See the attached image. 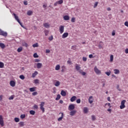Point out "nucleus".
I'll use <instances>...</instances> for the list:
<instances>
[{
	"label": "nucleus",
	"instance_id": "nucleus-1",
	"mask_svg": "<svg viewBox=\"0 0 128 128\" xmlns=\"http://www.w3.org/2000/svg\"><path fill=\"white\" fill-rule=\"evenodd\" d=\"M13 14L14 16L15 20H17L18 22V24H20V26H22V28H24V26H22V24L20 22V19H18V16H16V14L14 13Z\"/></svg>",
	"mask_w": 128,
	"mask_h": 128
},
{
	"label": "nucleus",
	"instance_id": "nucleus-2",
	"mask_svg": "<svg viewBox=\"0 0 128 128\" xmlns=\"http://www.w3.org/2000/svg\"><path fill=\"white\" fill-rule=\"evenodd\" d=\"M13 14L14 16L15 20H17L18 22V24H20V26H22V28H24V26H22V24L20 22V19H18V16H16V14L14 13Z\"/></svg>",
	"mask_w": 128,
	"mask_h": 128
},
{
	"label": "nucleus",
	"instance_id": "nucleus-3",
	"mask_svg": "<svg viewBox=\"0 0 128 128\" xmlns=\"http://www.w3.org/2000/svg\"><path fill=\"white\" fill-rule=\"evenodd\" d=\"M126 100H122L121 102V104L120 106V110H124V108H126V105L124 104H126Z\"/></svg>",
	"mask_w": 128,
	"mask_h": 128
},
{
	"label": "nucleus",
	"instance_id": "nucleus-4",
	"mask_svg": "<svg viewBox=\"0 0 128 128\" xmlns=\"http://www.w3.org/2000/svg\"><path fill=\"white\" fill-rule=\"evenodd\" d=\"M40 108L41 110H42V112H44V102H40Z\"/></svg>",
	"mask_w": 128,
	"mask_h": 128
},
{
	"label": "nucleus",
	"instance_id": "nucleus-5",
	"mask_svg": "<svg viewBox=\"0 0 128 128\" xmlns=\"http://www.w3.org/2000/svg\"><path fill=\"white\" fill-rule=\"evenodd\" d=\"M94 70L96 74H102V71L98 70V67H96V66L94 67Z\"/></svg>",
	"mask_w": 128,
	"mask_h": 128
},
{
	"label": "nucleus",
	"instance_id": "nucleus-6",
	"mask_svg": "<svg viewBox=\"0 0 128 128\" xmlns=\"http://www.w3.org/2000/svg\"><path fill=\"white\" fill-rule=\"evenodd\" d=\"M0 36H8V32L0 29Z\"/></svg>",
	"mask_w": 128,
	"mask_h": 128
},
{
	"label": "nucleus",
	"instance_id": "nucleus-7",
	"mask_svg": "<svg viewBox=\"0 0 128 128\" xmlns=\"http://www.w3.org/2000/svg\"><path fill=\"white\" fill-rule=\"evenodd\" d=\"M0 125L1 126H4V118H2V116H0Z\"/></svg>",
	"mask_w": 128,
	"mask_h": 128
},
{
	"label": "nucleus",
	"instance_id": "nucleus-8",
	"mask_svg": "<svg viewBox=\"0 0 128 128\" xmlns=\"http://www.w3.org/2000/svg\"><path fill=\"white\" fill-rule=\"evenodd\" d=\"M59 30L60 32V34H62L64 32V26H60L59 28Z\"/></svg>",
	"mask_w": 128,
	"mask_h": 128
},
{
	"label": "nucleus",
	"instance_id": "nucleus-9",
	"mask_svg": "<svg viewBox=\"0 0 128 128\" xmlns=\"http://www.w3.org/2000/svg\"><path fill=\"white\" fill-rule=\"evenodd\" d=\"M76 70L80 72V70H80V65L76 64L75 65Z\"/></svg>",
	"mask_w": 128,
	"mask_h": 128
},
{
	"label": "nucleus",
	"instance_id": "nucleus-10",
	"mask_svg": "<svg viewBox=\"0 0 128 128\" xmlns=\"http://www.w3.org/2000/svg\"><path fill=\"white\" fill-rule=\"evenodd\" d=\"M74 104H71L68 106V110H74Z\"/></svg>",
	"mask_w": 128,
	"mask_h": 128
},
{
	"label": "nucleus",
	"instance_id": "nucleus-11",
	"mask_svg": "<svg viewBox=\"0 0 128 128\" xmlns=\"http://www.w3.org/2000/svg\"><path fill=\"white\" fill-rule=\"evenodd\" d=\"M10 84V86H12V88L16 86V82L14 80H11Z\"/></svg>",
	"mask_w": 128,
	"mask_h": 128
},
{
	"label": "nucleus",
	"instance_id": "nucleus-12",
	"mask_svg": "<svg viewBox=\"0 0 128 128\" xmlns=\"http://www.w3.org/2000/svg\"><path fill=\"white\" fill-rule=\"evenodd\" d=\"M62 114V115H61V116L58 118V122H60V120H62V118H64V113H62V112H60V113L59 114Z\"/></svg>",
	"mask_w": 128,
	"mask_h": 128
},
{
	"label": "nucleus",
	"instance_id": "nucleus-13",
	"mask_svg": "<svg viewBox=\"0 0 128 128\" xmlns=\"http://www.w3.org/2000/svg\"><path fill=\"white\" fill-rule=\"evenodd\" d=\"M35 64L37 68H41L42 66V63H37Z\"/></svg>",
	"mask_w": 128,
	"mask_h": 128
},
{
	"label": "nucleus",
	"instance_id": "nucleus-14",
	"mask_svg": "<svg viewBox=\"0 0 128 128\" xmlns=\"http://www.w3.org/2000/svg\"><path fill=\"white\" fill-rule=\"evenodd\" d=\"M68 32H64L62 35V38H68Z\"/></svg>",
	"mask_w": 128,
	"mask_h": 128
},
{
	"label": "nucleus",
	"instance_id": "nucleus-15",
	"mask_svg": "<svg viewBox=\"0 0 128 128\" xmlns=\"http://www.w3.org/2000/svg\"><path fill=\"white\" fill-rule=\"evenodd\" d=\"M88 102L90 104H92V102H94V98H92V96H90L89 97Z\"/></svg>",
	"mask_w": 128,
	"mask_h": 128
},
{
	"label": "nucleus",
	"instance_id": "nucleus-16",
	"mask_svg": "<svg viewBox=\"0 0 128 128\" xmlns=\"http://www.w3.org/2000/svg\"><path fill=\"white\" fill-rule=\"evenodd\" d=\"M83 112L84 114H88V108L84 107L83 109Z\"/></svg>",
	"mask_w": 128,
	"mask_h": 128
},
{
	"label": "nucleus",
	"instance_id": "nucleus-17",
	"mask_svg": "<svg viewBox=\"0 0 128 128\" xmlns=\"http://www.w3.org/2000/svg\"><path fill=\"white\" fill-rule=\"evenodd\" d=\"M38 71H35L32 74V77L36 78V76H38Z\"/></svg>",
	"mask_w": 128,
	"mask_h": 128
},
{
	"label": "nucleus",
	"instance_id": "nucleus-18",
	"mask_svg": "<svg viewBox=\"0 0 128 128\" xmlns=\"http://www.w3.org/2000/svg\"><path fill=\"white\" fill-rule=\"evenodd\" d=\"M76 100V96H73L70 98V102H74Z\"/></svg>",
	"mask_w": 128,
	"mask_h": 128
},
{
	"label": "nucleus",
	"instance_id": "nucleus-19",
	"mask_svg": "<svg viewBox=\"0 0 128 128\" xmlns=\"http://www.w3.org/2000/svg\"><path fill=\"white\" fill-rule=\"evenodd\" d=\"M60 94L62 96H66V92L64 90H62L61 91Z\"/></svg>",
	"mask_w": 128,
	"mask_h": 128
},
{
	"label": "nucleus",
	"instance_id": "nucleus-20",
	"mask_svg": "<svg viewBox=\"0 0 128 128\" xmlns=\"http://www.w3.org/2000/svg\"><path fill=\"white\" fill-rule=\"evenodd\" d=\"M64 20H70V16H64L63 17Z\"/></svg>",
	"mask_w": 128,
	"mask_h": 128
},
{
	"label": "nucleus",
	"instance_id": "nucleus-21",
	"mask_svg": "<svg viewBox=\"0 0 128 128\" xmlns=\"http://www.w3.org/2000/svg\"><path fill=\"white\" fill-rule=\"evenodd\" d=\"M30 90L32 92H36V87H33V88H30Z\"/></svg>",
	"mask_w": 128,
	"mask_h": 128
},
{
	"label": "nucleus",
	"instance_id": "nucleus-22",
	"mask_svg": "<svg viewBox=\"0 0 128 128\" xmlns=\"http://www.w3.org/2000/svg\"><path fill=\"white\" fill-rule=\"evenodd\" d=\"M76 114V110H72V111H71L70 112V116H74V114Z\"/></svg>",
	"mask_w": 128,
	"mask_h": 128
},
{
	"label": "nucleus",
	"instance_id": "nucleus-23",
	"mask_svg": "<svg viewBox=\"0 0 128 128\" xmlns=\"http://www.w3.org/2000/svg\"><path fill=\"white\" fill-rule=\"evenodd\" d=\"M43 26L44 28H50V24H48V23H45L43 24Z\"/></svg>",
	"mask_w": 128,
	"mask_h": 128
},
{
	"label": "nucleus",
	"instance_id": "nucleus-24",
	"mask_svg": "<svg viewBox=\"0 0 128 128\" xmlns=\"http://www.w3.org/2000/svg\"><path fill=\"white\" fill-rule=\"evenodd\" d=\"M79 72L81 74L82 76H86V73L84 72H82V70H80Z\"/></svg>",
	"mask_w": 128,
	"mask_h": 128
},
{
	"label": "nucleus",
	"instance_id": "nucleus-25",
	"mask_svg": "<svg viewBox=\"0 0 128 128\" xmlns=\"http://www.w3.org/2000/svg\"><path fill=\"white\" fill-rule=\"evenodd\" d=\"M34 84H40V80H38V79H36L34 80Z\"/></svg>",
	"mask_w": 128,
	"mask_h": 128
},
{
	"label": "nucleus",
	"instance_id": "nucleus-26",
	"mask_svg": "<svg viewBox=\"0 0 128 128\" xmlns=\"http://www.w3.org/2000/svg\"><path fill=\"white\" fill-rule=\"evenodd\" d=\"M114 73L115 74H120V70L118 69H114Z\"/></svg>",
	"mask_w": 128,
	"mask_h": 128
},
{
	"label": "nucleus",
	"instance_id": "nucleus-27",
	"mask_svg": "<svg viewBox=\"0 0 128 128\" xmlns=\"http://www.w3.org/2000/svg\"><path fill=\"white\" fill-rule=\"evenodd\" d=\"M60 81H56V82L54 84L55 86H60Z\"/></svg>",
	"mask_w": 128,
	"mask_h": 128
},
{
	"label": "nucleus",
	"instance_id": "nucleus-28",
	"mask_svg": "<svg viewBox=\"0 0 128 128\" xmlns=\"http://www.w3.org/2000/svg\"><path fill=\"white\" fill-rule=\"evenodd\" d=\"M0 47L1 48H6V45L4 43H0Z\"/></svg>",
	"mask_w": 128,
	"mask_h": 128
},
{
	"label": "nucleus",
	"instance_id": "nucleus-29",
	"mask_svg": "<svg viewBox=\"0 0 128 128\" xmlns=\"http://www.w3.org/2000/svg\"><path fill=\"white\" fill-rule=\"evenodd\" d=\"M60 68V64H58L56 66L55 70H58Z\"/></svg>",
	"mask_w": 128,
	"mask_h": 128
},
{
	"label": "nucleus",
	"instance_id": "nucleus-30",
	"mask_svg": "<svg viewBox=\"0 0 128 128\" xmlns=\"http://www.w3.org/2000/svg\"><path fill=\"white\" fill-rule=\"evenodd\" d=\"M27 14L28 16H32V12L30 10L28 11Z\"/></svg>",
	"mask_w": 128,
	"mask_h": 128
},
{
	"label": "nucleus",
	"instance_id": "nucleus-31",
	"mask_svg": "<svg viewBox=\"0 0 128 128\" xmlns=\"http://www.w3.org/2000/svg\"><path fill=\"white\" fill-rule=\"evenodd\" d=\"M22 51V47H20L17 50V52H20Z\"/></svg>",
	"mask_w": 128,
	"mask_h": 128
},
{
	"label": "nucleus",
	"instance_id": "nucleus-32",
	"mask_svg": "<svg viewBox=\"0 0 128 128\" xmlns=\"http://www.w3.org/2000/svg\"><path fill=\"white\" fill-rule=\"evenodd\" d=\"M30 114H32V116H34L35 114H36V112L31 110L30 111Z\"/></svg>",
	"mask_w": 128,
	"mask_h": 128
},
{
	"label": "nucleus",
	"instance_id": "nucleus-33",
	"mask_svg": "<svg viewBox=\"0 0 128 128\" xmlns=\"http://www.w3.org/2000/svg\"><path fill=\"white\" fill-rule=\"evenodd\" d=\"M19 126H24V122H20Z\"/></svg>",
	"mask_w": 128,
	"mask_h": 128
},
{
	"label": "nucleus",
	"instance_id": "nucleus-34",
	"mask_svg": "<svg viewBox=\"0 0 128 128\" xmlns=\"http://www.w3.org/2000/svg\"><path fill=\"white\" fill-rule=\"evenodd\" d=\"M110 62H114V55H111L110 56Z\"/></svg>",
	"mask_w": 128,
	"mask_h": 128
},
{
	"label": "nucleus",
	"instance_id": "nucleus-35",
	"mask_svg": "<svg viewBox=\"0 0 128 128\" xmlns=\"http://www.w3.org/2000/svg\"><path fill=\"white\" fill-rule=\"evenodd\" d=\"M4 66V64L2 62H0V68H2Z\"/></svg>",
	"mask_w": 128,
	"mask_h": 128
},
{
	"label": "nucleus",
	"instance_id": "nucleus-36",
	"mask_svg": "<svg viewBox=\"0 0 128 128\" xmlns=\"http://www.w3.org/2000/svg\"><path fill=\"white\" fill-rule=\"evenodd\" d=\"M98 2H96L94 6V8H96V6H98Z\"/></svg>",
	"mask_w": 128,
	"mask_h": 128
},
{
	"label": "nucleus",
	"instance_id": "nucleus-37",
	"mask_svg": "<svg viewBox=\"0 0 128 128\" xmlns=\"http://www.w3.org/2000/svg\"><path fill=\"white\" fill-rule=\"evenodd\" d=\"M60 99V95L58 94L57 95L56 98V100H58Z\"/></svg>",
	"mask_w": 128,
	"mask_h": 128
},
{
	"label": "nucleus",
	"instance_id": "nucleus-38",
	"mask_svg": "<svg viewBox=\"0 0 128 128\" xmlns=\"http://www.w3.org/2000/svg\"><path fill=\"white\" fill-rule=\"evenodd\" d=\"M44 34H45L46 36H48V30H44Z\"/></svg>",
	"mask_w": 128,
	"mask_h": 128
},
{
	"label": "nucleus",
	"instance_id": "nucleus-39",
	"mask_svg": "<svg viewBox=\"0 0 128 128\" xmlns=\"http://www.w3.org/2000/svg\"><path fill=\"white\" fill-rule=\"evenodd\" d=\"M14 120L16 122H20V118H15Z\"/></svg>",
	"mask_w": 128,
	"mask_h": 128
},
{
	"label": "nucleus",
	"instance_id": "nucleus-40",
	"mask_svg": "<svg viewBox=\"0 0 128 128\" xmlns=\"http://www.w3.org/2000/svg\"><path fill=\"white\" fill-rule=\"evenodd\" d=\"M20 80H24V78H25L24 76V75L20 76Z\"/></svg>",
	"mask_w": 128,
	"mask_h": 128
},
{
	"label": "nucleus",
	"instance_id": "nucleus-41",
	"mask_svg": "<svg viewBox=\"0 0 128 128\" xmlns=\"http://www.w3.org/2000/svg\"><path fill=\"white\" fill-rule=\"evenodd\" d=\"M58 4H62L64 2V0H60L59 1L57 2Z\"/></svg>",
	"mask_w": 128,
	"mask_h": 128
},
{
	"label": "nucleus",
	"instance_id": "nucleus-42",
	"mask_svg": "<svg viewBox=\"0 0 128 128\" xmlns=\"http://www.w3.org/2000/svg\"><path fill=\"white\" fill-rule=\"evenodd\" d=\"M105 106H108L109 108H112V106H110V103H106L105 104Z\"/></svg>",
	"mask_w": 128,
	"mask_h": 128
},
{
	"label": "nucleus",
	"instance_id": "nucleus-43",
	"mask_svg": "<svg viewBox=\"0 0 128 128\" xmlns=\"http://www.w3.org/2000/svg\"><path fill=\"white\" fill-rule=\"evenodd\" d=\"M72 22H76V18L74 17H73L71 19Z\"/></svg>",
	"mask_w": 128,
	"mask_h": 128
},
{
	"label": "nucleus",
	"instance_id": "nucleus-44",
	"mask_svg": "<svg viewBox=\"0 0 128 128\" xmlns=\"http://www.w3.org/2000/svg\"><path fill=\"white\" fill-rule=\"evenodd\" d=\"M33 48H38V43L34 44L32 45Z\"/></svg>",
	"mask_w": 128,
	"mask_h": 128
},
{
	"label": "nucleus",
	"instance_id": "nucleus-45",
	"mask_svg": "<svg viewBox=\"0 0 128 128\" xmlns=\"http://www.w3.org/2000/svg\"><path fill=\"white\" fill-rule=\"evenodd\" d=\"M54 40V36H50L48 38V40H50V41H52Z\"/></svg>",
	"mask_w": 128,
	"mask_h": 128
},
{
	"label": "nucleus",
	"instance_id": "nucleus-46",
	"mask_svg": "<svg viewBox=\"0 0 128 128\" xmlns=\"http://www.w3.org/2000/svg\"><path fill=\"white\" fill-rule=\"evenodd\" d=\"M33 56L35 58H38V54L35 53L34 54Z\"/></svg>",
	"mask_w": 128,
	"mask_h": 128
},
{
	"label": "nucleus",
	"instance_id": "nucleus-47",
	"mask_svg": "<svg viewBox=\"0 0 128 128\" xmlns=\"http://www.w3.org/2000/svg\"><path fill=\"white\" fill-rule=\"evenodd\" d=\"M92 120H96V116H94V115H92Z\"/></svg>",
	"mask_w": 128,
	"mask_h": 128
},
{
	"label": "nucleus",
	"instance_id": "nucleus-48",
	"mask_svg": "<svg viewBox=\"0 0 128 128\" xmlns=\"http://www.w3.org/2000/svg\"><path fill=\"white\" fill-rule=\"evenodd\" d=\"M20 118H26V114H22L20 115Z\"/></svg>",
	"mask_w": 128,
	"mask_h": 128
},
{
	"label": "nucleus",
	"instance_id": "nucleus-49",
	"mask_svg": "<svg viewBox=\"0 0 128 128\" xmlns=\"http://www.w3.org/2000/svg\"><path fill=\"white\" fill-rule=\"evenodd\" d=\"M34 108H35L36 110H38V105H34Z\"/></svg>",
	"mask_w": 128,
	"mask_h": 128
},
{
	"label": "nucleus",
	"instance_id": "nucleus-50",
	"mask_svg": "<svg viewBox=\"0 0 128 128\" xmlns=\"http://www.w3.org/2000/svg\"><path fill=\"white\" fill-rule=\"evenodd\" d=\"M23 46H26V48H28V44L26 42H24L23 44Z\"/></svg>",
	"mask_w": 128,
	"mask_h": 128
},
{
	"label": "nucleus",
	"instance_id": "nucleus-51",
	"mask_svg": "<svg viewBox=\"0 0 128 128\" xmlns=\"http://www.w3.org/2000/svg\"><path fill=\"white\" fill-rule=\"evenodd\" d=\"M38 94V92H34L32 93V96H36Z\"/></svg>",
	"mask_w": 128,
	"mask_h": 128
},
{
	"label": "nucleus",
	"instance_id": "nucleus-52",
	"mask_svg": "<svg viewBox=\"0 0 128 128\" xmlns=\"http://www.w3.org/2000/svg\"><path fill=\"white\" fill-rule=\"evenodd\" d=\"M105 74H106V76H110V72H106Z\"/></svg>",
	"mask_w": 128,
	"mask_h": 128
},
{
	"label": "nucleus",
	"instance_id": "nucleus-53",
	"mask_svg": "<svg viewBox=\"0 0 128 128\" xmlns=\"http://www.w3.org/2000/svg\"><path fill=\"white\" fill-rule=\"evenodd\" d=\"M87 60H88V58H86V57H83L82 58V60H84V62H86Z\"/></svg>",
	"mask_w": 128,
	"mask_h": 128
},
{
	"label": "nucleus",
	"instance_id": "nucleus-54",
	"mask_svg": "<svg viewBox=\"0 0 128 128\" xmlns=\"http://www.w3.org/2000/svg\"><path fill=\"white\" fill-rule=\"evenodd\" d=\"M124 26H128V21L125 22Z\"/></svg>",
	"mask_w": 128,
	"mask_h": 128
},
{
	"label": "nucleus",
	"instance_id": "nucleus-55",
	"mask_svg": "<svg viewBox=\"0 0 128 128\" xmlns=\"http://www.w3.org/2000/svg\"><path fill=\"white\" fill-rule=\"evenodd\" d=\"M76 102L77 104H80V99H78Z\"/></svg>",
	"mask_w": 128,
	"mask_h": 128
},
{
	"label": "nucleus",
	"instance_id": "nucleus-56",
	"mask_svg": "<svg viewBox=\"0 0 128 128\" xmlns=\"http://www.w3.org/2000/svg\"><path fill=\"white\" fill-rule=\"evenodd\" d=\"M14 96H12L9 98V100H14Z\"/></svg>",
	"mask_w": 128,
	"mask_h": 128
},
{
	"label": "nucleus",
	"instance_id": "nucleus-57",
	"mask_svg": "<svg viewBox=\"0 0 128 128\" xmlns=\"http://www.w3.org/2000/svg\"><path fill=\"white\" fill-rule=\"evenodd\" d=\"M40 62V60L38 59L35 60V62Z\"/></svg>",
	"mask_w": 128,
	"mask_h": 128
},
{
	"label": "nucleus",
	"instance_id": "nucleus-58",
	"mask_svg": "<svg viewBox=\"0 0 128 128\" xmlns=\"http://www.w3.org/2000/svg\"><path fill=\"white\" fill-rule=\"evenodd\" d=\"M46 54H50V50H46Z\"/></svg>",
	"mask_w": 128,
	"mask_h": 128
},
{
	"label": "nucleus",
	"instance_id": "nucleus-59",
	"mask_svg": "<svg viewBox=\"0 0 128 128\" xmlns=\"http://www.w3.org/2000/svg\"><path fill=\"white\" fill-rule=\"evenodd\" d=\"M24 4L25 6H28V2L24 1Z\"/></svg>",
	"mask_w": 128,
	"mask_h": 128
},
{
	"label": "nucleus",
	"instance_id": "nucleus-60",
	"mask_svg": "<svg viewBox=\"0 0 128 128\" xmlns=\"http://www.w3.org/2000/svg\"><path fill=\"white\" fill-rule=\"evenodd\" d=\"M89 58H93V56H92V54H90L89 55Z\"/></svg>",
	"mask_w": 128,
	"mask_h": 128
},
{
	"label": "nucleus",
	"instance_id": "nucleus-61",
	"mask_svg": "<svg viewBox=\"0 0 128 128\" xmlns=\"http://www.w3.org/2000/svg\"><path fill=\"white\" fill-rule=\"evenodd\" d=\"M125 54H128V48L125 50Z\"/></svg>",
	"mask_w": 128,
	"mask_h": 128
},
{
	"label": "nucleus",
	"instance_id": "nucleus-62",
	"mask_svg": "<svg viewBox=\"0 0 128 128\" xmlns=\"http://www.w3.org/2000/svg\"><path fill=\"white\" fill-rule=\"evenodd\" d=\"M62 70H66V66H62Z\"/></svg>",
	"mask_w": 128,
	"mask_h": 128
},
{
	"label": "nucleus",
	"instance_id": "nucleus-63",
	"mask_svg": "<svg viewBox=\"0 0 128 128\" xmlns=\"http://www.w3.org/2000/svg\"><path fill=\"white\" fill-rule=\"evenodd\" d=\"M72 50H76V46H72Z\"/></svg>",
	"mask_w": 128,
	"mask_h": 128
},
{
	"label": "nucleus",
	"instance_id": "nucleus-64",
	"mask_svg": "<svg viewBox=\"0 0 128 128\" xmlns=\"http://www.w3.org/2000/svg\"><path fill=\"white\" fill-rule=\"evenodd\" d=\"M2 95L0 96V100H2Z\"/></svg>",
	"mask_w": 128,
	"mask_h": 128
}]
</instances>
